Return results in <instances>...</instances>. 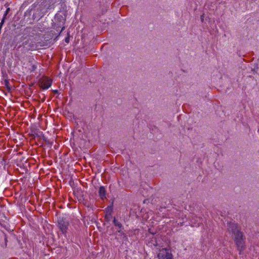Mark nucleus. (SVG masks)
Instances as JSON below:
<instances>
[{
	"mask_svg": "<svg viewBox=\"0 0 259 259\" xmlns=\"http://www.w3.org/2000/svg\"><path fill=\"white\" fill-rule=\"evenodd\" d=\"M232 237L234 238L235 244L239 251V253L241 254L245 246V238L243 232L240 231Z\"/></svg>",
	"mask_w": 259,
	"mask_h": 259,
	"instance_id": "f257e3e1",
	"label": "nucleus"
},
{
	"mask_svg": "<svg viewBox=\"0 0 259 259\" xmlns=\"http://www.w3.org/2000/svg\"><path fill=\"white\" fill-rule=\"evenodd\" d=\"M241 228L239 225L234 222H230L227 224V231L228 233L233 236L240 232Z\"/></svg>",
	"mask_w": 259,
	"mask_h": 259,
	"instance_id": "f03ea898",
	"label": "nucleus"
},
{
	"mask_svg": "<svg viewBox=\"0 0 259 259\" xmlns=\"http://www.w3.org/2000/svg\"><path fill=\"white\" fill-rule=\"evenodd\" d=\"M69 225V222L66 218L64 217L59 218L58 226L63 234H65L67 232Z\"/></svg>",
	"mask_w": 259,
	"mask_h": 259,
	"instance_id": "7ed1b4c3",
	"label": "nucleus"
},
{
	"mask_svg": "<svg viewBox=\"0 0 259 259\" xmlns=\"http://www.w3.org/2000/svg\"><path fill=\"white\" fill-rule=\"evenodd\" d=\"M39 84L41 88L47 90L51 86L52 80L48 77L44 76L40 79Z\"/></svg>",
	"mask_w": 259,
	"mask_h": 259,
	"instance_id": "20e7f679",
	"label": "nucleus"
},
{
	"mask_svg": "<svg viewBox=\"0 0 259 259\" xmlns=\"http://www.w3.org/2000/svg\"><path fill=\"white\" fill-rule=\"evenodd\" d=\"M190 221V225L191 227H198L200 224L202 223V219L200 217H197L194 214H191L189 217Z\"/></svg>",
	"mask_w": 259,
	"mask_h": 259,
	"instance_id": "39448f33",
	"label": "nucleus"
},
{
	"mask_svg": "<svg viewBox=\"0 0 259 259\" xmlns=\"http://www.w3.org/2000/svg\"><path fill=\"white\" fill-rule=\"evenodd\" d=\"M158 259H172V254L169 249L162 248L158 254Z\"/></svg>",
	"mask_w": 259,
	"mask_h": 259,
	"instance_id": "423d86ee",
	"label": "nucleus"
},
{
	"mask_svg": "<svg viewBox=\"0 0 259 259\" xmlns=\"http://www.w3.org/2000/svg\"><path fill=\"white\" fill-rule=\"evenodd\" d=\"M23 45L24 47H26L27 50H35L37 48V46L36 45L35 42L31 41L29 42V41H26L23 43Z\"/></svg>",
	"mask_w": 259,
	"mask_h": 259,
	"instance_id": "0eeeda50",
	"label": "nucleus"
},
{
	"mask_svg": "<svg viewBox=\"0 0 259 259\" xmlns=\"http://www.w3.org/2000/svg\"><path fill=\"white\" fill-rule=\"evenodd\" d=\"M113 222V224H114V226L118 227V230H117V232L118 233H119L120 235H123L124 237H125L124 233L122 231V230L123 229V227L122 224L119 222H118L115 219V218H114Z\"/></svg>",
	"mask_w": 259,
	"mask_h": 259,
	"instance_id": "6e6552de",
	"label": "nucleus"
},
{
	"mask_svg": "<svg viewBox=\"0 0 259 259\" xmlns=\"http://www.w3.org/2000/svg\"><path fill=\"white\" fill-rule=\"evenodd\" d=\"M99 195L101 199L106 198V190L104 186H100L99 190Z\"/></svg>",
	"mask_w": 259,
	"mask_h": 259,
	"instance_id": "1a4fd4ad",
	"label": "nucleus"
},
{
	"mask_svg": "<svg viewBox=\"0 0 259 259\" xmlns=\"http://www.w3.org/2000/svg\"><path fill=\"white\" fill-rule=\"evenodd\" d=\"M105 210H106V214L105 215V217H107L108 215H111V213H112V206L107 207L105 209Z\"/></svg>",
	"mask_w": 259,
	"mask_h": 259,
	"instance_id": "9d476101",
	"label": "nucleus"
},
{
	"mask_svg": "<svg viewBox=\"0 0 259 259\" xmlns=\"http://www.w3.org/2000/svg\"><path fill=\"white\" fill-rule=\"evenodd\" d=\"M61 20L60 21V26H61L62 25V28H61V30L60 31V33L63 31L64 29H65V26H63L64 24V22H65V19H64V18L62 17V16H61V18H60Z\"/></svg>",
	"mask_w": 259,
	"mask_h": 259,
	"instance_id": "9b49d317",
	"label": "nucleus"
},
{
	"mask_svg": "<svg viewBox=\"0 0 259 259\" xmlns=\"http://www.w3.org/2000/svg\"><path fill=\"white\" fill-rule=\"evenodd\" d=\"M5 84L6 86V87H7V89L8 90V91H10L11 89V88L9 85V82L8 80H5Z\"/></svg>",
	"mask_w": 259,
	"mask_h": 259,
	"instance_id": "f8f14e48",
	"label": "nucleus"
},
{
	"mask_svg": "<svg viewBox=\"0 0 259 259\" xmlns=\"http://www.w3.org/2000/svg\"><path fill=\"white\" fill-rule=\"evenodd\" d=\"M5 18H6V17H3V18L2 20V21H1V22L0 23V29H1L2 26H3L4 22H5Z\"/></svg>",
	"mask_w": 259,
	"mask_h": 259,
	"instance_id": "ddd939ff",
	"label": "nucleus"
},
{
	"mask_svg": "<svg viewBox=\"0 0 259 259\" xmlns=\"http://www.w3.org/2000/svg\"><path fill=\"white\" fill-rule=\"evenodd\" d=\"M65 41L66 43H69V37L67 36L65 38Z\"/></svg>",
	"mask_w": 259,
	"mask_h": 259,
	"instance_id": "4468645a",
	"label": "nucleus"
},
{
	"mask_svg": "<svg viewBox=\"0 0 259 259\" xmlns=\"http://www.w3.org/2000/svg\"><path fill=\"white\" fill-rule=\"evenodd\" d=\"M9 10V8H8V9L7 10V11L5 12V14H4V17H6V16H7V14H8V13Z\"/></svg>",
	"mask_w": 259,
	"mask_h": 259,
	"instance_id": "2eb2a0df",
	"label": "nucleus"
},
{
	"mask_svg": "<svg viewBox=\"0 0 259 259\" xmlns=\"http://www.w3.org/2000/svg\"><path fill=\"white\" fill-rule=\"evenodd\" d=\"M111 215H108L107 217H105L107 219L109 220Z\"/></svg>",
	"mask_w": 259,
	"mask_h": 259,
	"instance_id": "dca6fc26",
	"label": "nucleus"
},
{
	"mask_svg": "<svg viewBox=\"0 0 259 259\" xmlns=\"http://www.w3.org/2000/svg\"><path fill=\"white\" fill-rule=\"evenodd\" d=\"M201 21H203V16H201Z\"/></svg>",
	"mask_w": 259,
	"mask_h": 259,
	"instance_id": "f3484780",
	"label": "nucleus"
},
{
	"mask_svg": "<svg viewBox=\"0 0 259 259\" xmlns=\"http://www.w3.org/2000/svg\"><path fill=\"white\" fill-rule=\"evenodd\" d=\"M54 92H55V93H57V92H58V91L57 90H55Z\"/></svg>",
	"mask_w": 259,
	"mask_h": 259,
	"instance_id": "a211bd4d",
	"label": "nucleus"
}]
</instances>
